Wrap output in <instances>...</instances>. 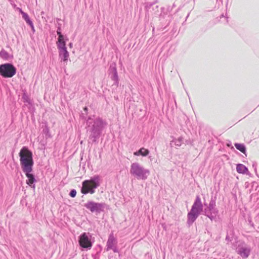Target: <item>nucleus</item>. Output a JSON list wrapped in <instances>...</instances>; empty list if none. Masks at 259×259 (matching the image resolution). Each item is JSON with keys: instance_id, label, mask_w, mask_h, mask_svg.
Instances as JSON below:
<instances>
[{"instance_id": "1", "label": "nucleus", "mask_w": 259, "mask_h": 259, "mask_svg": "<svg viewBox=\"0 0 259 259\" xmlns=\"http://www.w3.org/2000/svg\"><path fill=\"white\" fill-rule=\"evenodd\" d=\"M19 155L20 162L23 171L25 174L28 180L27 184L30 186L32 184V154L26 147H23L20 151Z\"/></svg>"}, {"instance_id": "2", "label": "nucleus", "mask_w": 259, "mask_h": 259, "mask_svg": "<svg viewBox=\"0 0 259 259\" xmlns=\"http://www.w3.org/2000/svg\"><path fill=\"white\" fill-rule=\"evenodd\" d=\"M202 209L203 205L201 199L199 196H197L190 211L188 214V223L192 224L201 212Z\"/></svg>"}, {"instance_id": "3", "label": "nucleus", "mask_w": 259, "mask_h": 259, "mask_svg": "<svg viewBox=\"0 0 259 259\" xmlns=\"http://www.w3.org/2000/svg\"><path fill=\"white\" fill-rule=\"evenodd\" d=\"M98 179V177H96L93 179L84 181L82 183L81 192L83 194L94 193L95 189L99 186Z\"/></svg>"}, {"instance_id": "4", "label": "nucleus", "mask_w": 259, "mask_h": 259, "mask_svg": "<svg viewBox=\"0 0 259 259\" xmlns=\"http://www.w3.org/2000/svg\"><path fill=\"white\" fill-rule=\"evenodd\" d=\"M16 73V68L11 64L5 63L0 65V75L5 78H11Z\"/></svg>"}, {"instance_id": "5", "label": "nucleus", "mask_w": 259, "mask_h": 259, "mask_svg": "<svg viewBox=\"0 0 259 259\" xmlns=\"http://www.w3.org/2000/svg\"><path fill=\"white\" fill-rule=\"evenodd\" d=\"M130 172L138 179H146L144 170L137 163H134L131 164Z\"/></svg>"}, {"instance_id": "6", "label": "nucleus", "mask_w": 259, "mask_h": 259, "mask_svg": "<svg viewBox=\"0 0 259 259\" xmlns=\"http://www.w3.org/2000/svg\"><path fill=\"white\" fill-rule=\"evenodd\" d=\"M79 243L83 248L91 247L92 245L91 240L85 233H83L80 236Z\"/></svg>"}, {"instance_id": "7", "label": "nucleus", "mask_w": 259, "mask_h": 259, "mask_svg": "<svg viewBox=\"0 0 259 259\" xmlns=\"http://www.w3.org/2000/svg\"><path fill=\"white\" fill-rule=\"evenodd\" d=\"M84 206L92 212H94L101 209L102 207V205L100 203L89 201L84 204Z\"/></svg>"}, {"instance_id": "8", "label": "nucleus", "mask_w": 259, "mask_h": 259, "mask_svg": "<svg viewBox=\"0 0 259 259\" xmlns=\"http://www.w3.org/2000/svg\"><path fill=\"white\" fill-rule=\"evenodd\" d=\"M250 249L243 246H239L237 249V252L242 258H246L250 254Z\"/></svg>"}, {"instance_id": "9", "label": "nucleus", "mask_w": 259, "mask_h": 259, "mask_svg": "<svg viewBox=\"0 0 259 259\" xmlns=\"http://www.w3.org/2000/svg\"><path fill=\"white\" fill-rule=\"evenodd\" d=\"M58 50L59 58L61 59V61H63L66 64L69 57V54L67 50V48Z\"/></svg>"}, {"instance_id": "10", "label": "nucleus", "mask_w": 259, "mask_h": 259, "mask_svg": "<svg viewBox=\"0 0 259 259\" xmlns=\"http://www.w3.org/2000/svg\"><path fill=\"white\" fill-rule=\"evenodd\" d=\"M149 153V151L148 149L144 148H140L138 151L135 152L134 155L135 156H139L140 155L143 156H146Z\"/></svg>"}, {"instance_id": "11", "label": "nucleus", "mask_w": 259, "mask_h": 259, "mask_svg": "<svg viewBox=\"0 0 259 259\" xmlns=\"http://www.w3.org/2000/svg\"><path fill=\"white\" fill-rule=\"evenodd\" d=\"M57 46L58 50L66 48V42L64 37L58 38V41H57Z\"/></svg>"}, {"instance_id": "12", "label": "nucleus", "mask_w": 259, "mask_h": 259, "mask_svg": "<svg viewBox=\"0 0 259 259\" xmlns=\"http://www.w3.org/2000/svg\"><path fill=\"white\" fill-rule=\"evenodd\" d=\"M236 170L239 174H244L248 171V169L243 164H238L236 166Z\"/></svg>"}, {"instance_id": "13", "label": "nucleus", "mask_w": 259, "mask_h": 259, "mask_svg": "<svg viewBox=\"0 0 259 259\" xmlns=\"http://www.w3.org/2000/svg\"><path fill=\"white\" fill-rule=\"evenodd\" d=\"M235 147H236V148L237 150H239L240 151H241L243 153H245L246 148H245V147L244 146V145L243 144L236 143V144H235Z\"/></svg>"}, {"instance_id": "14", "label": "nucleus", "mask_w": 259, "mask_h": 259, "mask_svg": "<svg viewBox=\"0 0 259 259\" xmlns=\"http://www.w3.org/2000/svg\"><path fill=\"white\" fill-rule=\"evenodd\" d=\"M22 16L23 17V18L26 21V22L30 25H31V21L28 19V15L24 13V12H22Z\"/></svg>"}, {"instance_id": "15", "label": "nucleus", "mask_w": 259, "mask_h": 259, "mask_svg": "<svg viewBox=\"0 0 259 259\" xmlns=\"http://www.w3.org/2000/svg\"><path fill=\"white\" fill-rule=\"evenodd\" d=\"M76 195V191L75 190H72L70 192V196L71 197H74Z\"/></svg>"}, {"instance_id": "16", "label": "nucleus", "mask_w": 259, "mask_h": 259, "mask_svg": "<svg viewBox=\"0 0 259 259\" xmlns=\"http://www.w3.org/2000/svg\"><path fill=\"white\" fill-rule=\"evenodd\" d=\"M57 35H58V38H62V37H64V36L61 34L60 28H59L58 29V30L57 31Z\"/></svg>"}, {"instance_id": "17", "label": "nucleus", "mask_w": 259, "mask_h": 259, "mask_svg": "<svg viewBox=\"0 0 259 259\" xmlns=\"http://www.w3.org/2000/svg\"><path fill=\"white\" fill-rule=\"evenodd\" d=\"M87 109H87V107H85V108H84V110H87Z\"/></svg>"}, {"instance_id": "18", "label": "nucleus", "mask_w": 259, "mask_h": 259, "mask_svg": "<svg viewBox=\"0 0 259 259\" xmlns=\"http://www.w3.org/2000/svg\"><path fill=\"white\" fill-rule=\"evenodd\" d=\"M69 46H70V47H72V44H71V43H70V44H69Z\"/></svg>"}]
</instances>
